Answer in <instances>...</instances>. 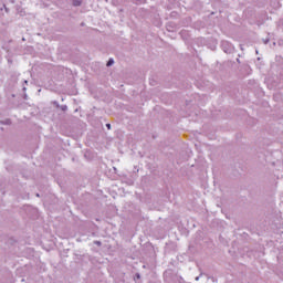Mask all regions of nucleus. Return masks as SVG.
Listing matches in <instances>:
<instances>
[{"label": "nucleus", "mask_w": 283, "mask_h": 283, "mask_svg": "<svg viewBox=\"0 0 283 283\" xmlns=\"http://www.w3.org/2000/svg\"><path fill=\"white\" fill-rule=\"evenodd\" d=\"M106 65H107V67H109V66L114 65V60H112V59H111V60H108V62H107V64H106Z\"/></svg>", "instance_id": "1"}, {"label": "nucleus", "mask_w": 283, "mask_h": 283, "mask_svg": "<svg viewBox=\"0 0 283 283\" xmlns=\"http://www.w3.org/2000/svg\"><path fill=\"white\" fill-rule=\"evenodd\" d=\"M73 6H81V1L80 0H74Z\"/></svg>", "instance_id": "2"}, {"label": "nucleus", "mask_w": 283, "mask_h": 283, "mask_svg": "<svg viewBox=\"0 0 283 283\" xmlns=\"http://www.w3.org/2000/svg\"><path fill=\"white\" fill-rule=\"evenodd\" d=\"M107 129H112V124H106Z\"/></svg>", "instance_id": "3"}, {"label": "nucleus", "mask_w": 283, "mask_h": 283, "mask_svg": "<svg viewBox=\"0 0 283 283\" xmlns=\"http://www.w3.org/2000/svg\"><path fill=\"white\" fill-rule=\"evenodd\" d=\"M95 244H98V245H101V241H97V242H95Z\"/></svg>", "instance_id": "4"}]
</instances>
